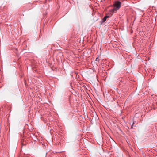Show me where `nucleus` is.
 Returning a JSON list of instances; mask_svg holds the SVG:
<instances>
[{"instance_id":"4","label":"nucleus","mask_w":157,"mask_h":157,"mask_svg":"<svg viewBox=\"0 0 157 157\" xmlns=\"http://www.w3.org/2000/svg\"><path fill=\"white\" fill-rule=\"evenodd\" d=\"M81 40H80L79 41V42H81Z\"/></svg>"},{"instance_id":"5","label":"nucleus","mask_w":157,"mask_h":157,"mask_svg":"<svg viewBox=\"0 0 157 157\" xmlns=\"http://www.w3.org/2000/svg\"><path fill=\"white\" fill-rule=\"evenodd\" d=\"M82 42H83V40H82Z\"/></svg>"},{"instance_id":"3","label":"nucleus","mask_w":157,"mask_h":157,"mask_svg":"<svg viewBox=\"0 0 157 157\" xmlns=\"http://www.w3.org/2000/svg\"><path fill=\"white\" fill-rule=\"evenodd\" d=\"M98 58H96V61H98Z\"/></svg>"},{"instance_id":"2","label":"nucleus","mask_w":157,"mask_h":157,"mask_svg":"<svg viewBox=\"0 0 157 157\" xmlns=\"http://www.w3.org/2000/svg\"><path fill=\"white\" fill-rule=\"evenodd\" d=\"M109 16H108V15H106V16H105L104 17V18L103 19H102V20H103V22H105L106 19L109 18Z\"/></svg>"},{"instance_id":"1","label":"nucleus","mask_w":157,"mask_h":157,"mask_svg":"<svg viewBox=\"0 0 157 157\" xmlns=\"http://www.w3.org/2000/svg\"><path fill=\"white\" fill-rule=\"evenodd\" d=\"M121 3L119 1L115 2L113 5L114 7V8L110 11V13L112 14V15L113 14V13L117 12V10L119 9L121 7Z\"/></svg>"}]
</instances>
